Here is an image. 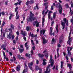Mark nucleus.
Returning a JSON list of instances; mask_svg holds the SVG:
<instances>
[{
  "instance_id": "38",
  "label": "nucleus",
  "mask_w": 73,
  "mask_h": 73,
  "mask_svg": "<svg viewBox=\"0 0 73 73\" xmlns=\"http://www.w3.org/2000/svg\"><path fill=\"white\" fill-rule=\"evenodd\" d=\"M70 35H69L68 41H69V40H72V39H71V38H70Z\"/></svg>"
},
{
  "instance_id": "5",
  "label": "nucleus",
  "mask_w": 73,
  "mask_h": 73,
  "mask_svg": "<svg viewBox=\"0 0 73 73\" xmlns=\"http://www.w3.org/2000/svg\"><path fill=\"white\" fill-rule=\"evenodd\" d=\"M46 15L45 14L43 15V17L42 18V27H43L44 26V23L45 22V19L44 17H45Z\"/></svg>"
},
{
  "instance_id": "2",
  "label": "nucleus",
  "mask_w": 73,
  "mask_h": 73,
  "mask_svg": "<svg viewBox=\"0 0 73 73\" xmlns=\"http://www.w3.org/2000/svg\"><path fill=\"white\" fill-rule=\"evenodd\" d=\"M63 20L64 22H62V21H61V24L62 25V29H64V28H65V24H66V18H65L63 19Z\"/></svg>"
},
{
  "instance_id": "16",
  "label": "nucleus",
  "mask_w": 73,
  "mask_h": 73,
  "mask_svg": "<svg viewBox=\"0 0 73 73\" xmlns=\"http://www.w3.org/2000/svg\"><path fill=\"white\" fill-rule=\"evenodd\" d=\"M20 70V66L19 65L16 67V70L17 71H19Z\"/></svg>"
},
{
  "instance_id": "43",
  "label": "nucleus",
  "mask_w": 73,
  "mask_h": 73,
  "mask_svg": "<svg viewBox=\"0 0 73 73\" xmlns=\"http://www.w3.org/2000/svg\"><path fill=\"white\" fill-rule=\"evenodd\" d=\"M38 70L39 71V72H42V68H41L40 67Z\"/></svg>"
},
{
  "instance_id": "53",
  "label": "nucleus",
  "mask_w": 73,
  "mask_h": 73,
  "mask_svg": "<svg viewBox=\"0 0 73 73\" xmlns=\"http://www.w3.org/2000/svg\"><path fill=\"white\" fill-rule=\"evenodd\" d=\"M45 30H43V32L42 33V35H44V34H45Z\"/></svg>"
},
{
  "instance_id": "61",
  "label": "nucleus",
  "mask_w": 73,
  "mask_h": 73,
  "mask_svg": "<svg viewBox=\"0 0 73 73\" xmlns=\"http://www.w3.org/2000/svg\"><path fill=\"white\" fill-rule=\"evenodd\" d=\"M43 32V30H41L40 31V35H42V33Z\"/></svg>"
},
{
  "instance_id": "44",
  "label": "nucleus",
  "mask_w": 73,
  "mask_h": 73,
  "mask_svg": "<svg viewBox=\"0 0 73 73\" xmlns=\"http://www.w3.org/2000/svg\"><path fill=\"white\" fill-rule=\"evenodd\" d=\"M45 10L44 9L42 11V14L43 15H44V13H45Z\"/></svg>"
},
{
  "instance_id": "11",
  "label": "nucleus",
  "mask_w": 73,
  "mask_h": 73,
  "mask_svg": "<svg viewBox=\"0 0 73 73\" xmlns=\"http://www.w3.org/2000/svg\"><path fill=\"white\" fill-rule=\"evenodd\" d=\"M42 39H43V44L44 45H45V43H47V41L45 40V38L44 37H42Z\"/></svg>"
},
{
  "instance_id": "60",
  "label": "nucleus",
  "mask_w": 73,
  "mask_h": 73,
  "mask_svg": "<svg viewBox=\"0 0 73 73\" xmlns=\"http://www.w3.org/2000/svg\"><path fill=\"white\" fill-rule=\"evenodd\" d=\"M22 2L21 1H20L19 3H18L19 5H21V3Z\"/></svg>"
},
{
  "instance_id": "52",
  "label": "nucleus",
  "mask_w": 73,
  "mask_h": 73,
  "mask_svg": "<svg viewBox=\"0 0 73 73\" xmlns=\"http://www.w3.org/2000/svg\"><path fill=\"white\" fill-rule=\"evenodd\" d=\"M23 39L24 41H27V38L25 36L24 37H23Z\"/></svg>"
},
{
  "instance_id": "10",
  "label": "nucleus",
  "mask_w": 73,
  "mask_h": 73,
  "mask_svg": "<svg viewBox=\"0 0 73 73\" xmlns=\"http://www.w3.org/2000/svg\"><path fill=\"white\" fill-rule=\"evenodd\" d=\"M35 71H37V70H38L40 67L38 66L37 65H36L35 66Z\"/></svg>"
},
{
  "instance_id": "14",
  "label": "nucleus",
  "mask_w": 73,
  "mask_h": 73,
  "mask_svg": "<svg viewBox=\"0 0 73 73\" xmlns=\"http://www.w3.org/2000/svg\"><path fill=\"white\" fill-rule=\"evenodd\" d=\"M62 38H63V37L62 36H60V37L59 40V43L62 42Z\"/></svg>"
},
{
  "instance_id": "36",
  "label": "nucleus",
  "mask_w": 73,
  "mask_h": 73,
  "mask_svg": "<svg viewBox=\"0 0 73 73\" xmlns=\"http://www.w3.org/2000/svg\"><path fill=\"white\" fill-rule=\"evenodd\" d=\"M65 6L66 7V8H69V5L68 3H67L65 5Z\"/></svg>"
},
{
  "instance_id": "26",
  "label": "nucleus",
  "mask_w": 73,
  "mask_h": 73,
  "mask_svg": "<svg viewBox=\"0 0 73 73\" xmlns=\"http://www.w3.org/2000/svg\"><path fill=\"white\" fill-rule=\"evenodd\" d=\"M68 66L69 69H71L72 68V66L71 65V64H68Z\"/></svg>"
},
{
  "instance_id": "57",
  "label": "nucleus",
  "mask_w": 73,
  "mask_h": 73,
  "mask_svg": "<svg viewBox=\"0 0 73 73\" xmlns=\"http://www.w3.org/2000/svg\"><path fill=\"white\" fill-rule=\"evenodd\" d=\"M36 9L38 10L39 9V8H38V5L37 4L36 5Z\"/></svg>"
},
{
  "instance_id": "62",
  "label": "nucleus",
  "mask_w": 73,
  "mask_h": 73,
  "mask_svg": "<svg viewBox=\"0 0 73 73\" xmlns=\"http://www.w3.org/2000/svg\"><path fill=\"white\" fill-rule=\"evenodd\" d=\"M18 13H19V11H17L16 13V16H18Z\"/></svg>"
},
{
  "instance_id": "48",
  "label": "nucleus",
  "mask_w": 73,
  "mask_h": 73,
  "mask_svg": "<svg viewBox=\"0 0 73 73\" xmlns=\"http://www.w3.org/2000/svg\"><path fill=\"white\" fill-rule=\"evenodd\" d=\"M16 34L17 35V36H19V31H18L16 32Z\"/></svg>"
},
{
  "instance_id": "25",
  "label": "nucleus",
  "mask_w": 73,
  "mask_h": 73,
  "mask_svg": "<svg viewBox=\"0 0 73 73\" xmlns=\"http://www.w3.org/2000/svg\"><path fill=\"white\" fill-rule=\"evenodd\" d=\"M58 25H57L56 27V32L57 33H58Z\"/></svg>"
},
{
  "instance_id": "32",
  "label": "nucleus",
  "mask_w": 73,
  "mask_h": 73,
  "mask_svg": "<svg viewBox=\"0 0 73 73\" xmlns=\"http://www.w3.org/2000/svg\"><path fill=\"white\" fill-rule=\"evenodd\" d=\"M7 38H9V39L11 38V35L10 33L9 34V35L7 36Z\"/></svg>"
},
{
  "instance_id": "30",
  "label": "nucleus",
  "mask_w": 73,
  "mask_h": 73,
  "mask_svg": "<svg viewBox=\"0 0 73 73\" xmlns=\"http://www.w3.org/2000/svg\"><path fill=\"white\" fill-rule=\"evenodd\" d=\"M26 30L27 31H29V30H31V27L28 26L27 27H26Z\"/></svg>"
},
{
  "instance_id": "6",
  "label": "nucleus",
  "mask_w": 73,
  "mask_h": 73,
  "mask_svg": "<svg viewBox=\"0 0 73 73\" xmlns=\"http://www.w3.org/2000/svg\"><path fill=\"white\" fill-rule=\"evenodd\" d=\"M29 67L30 69L31 70H32V65H33V62H31V63H29L28 64Z\"/></svg>"
},
{
  "instance_id": "51",
  "label": "nucleus",
  "mask_w": 73,
  "mask_h": 73,
  "mask_svg": "<svg viewBox=\"0 0 73 73\" xmlns=\"http://www.w3.org/2000/svg\"><path fill=\"white\" fill-rule=\"evenodd\" d=\"M48 19H50V14H48Z\"/></svg>"
},
{
  "instance_id": "19",
  "label": "nucleus",
  "mask_w": 73,
  "mask_h": 73,
  "mask_svg": "<svg viewBox=\"0 0 73 73\" xmlns=\"http://www.w3.org/2000/svg\"><path fill=\"white\" fill-rule=\"evenodd\" d=\"M67 53L68 56H70L71 55H72L71 52H70V51L69 50H68Z\"/></svg>"
},
{
  "instance_id": "13",
  "label": "nucleus",
  "mask_w": 73,
  "mask_h": 73,
  "mask_svg": "<svg viewBox=\"0 0 73 73\" xmlns=\"http://www.w3.org/2000/svg\"><path fill=\"white\" fill-rule=\"evenodd\" d=\"M28 43V42H27L25 44V47H26V50H28L29 49V47H28V45H27Z\"/></svg>"
},
{
  "instance_id": "45",
  "label": "nucleus",
  "mask_w": 73,
  "mask_h": 73,
  "mask_svg": "<svg viewBox=\"0 0 73 73\" xmlns=\"http://www.w3.org/2000/svg\"><path fill=\"white\" fill-rule=\"evenodd\" d=\"M30 2L31 4H33L34 3V1H33V0H31Z\"/></svg>"
},
{
  "instance_id": "34",
  "label": "nucleus",
  "mask_w": 73,
  "mask_h": 73,
  "mask_svg": "<svg viewBox=\"0 0 73 73\" xmlns=\"http://www.w3.org/2000/svg\"><path fill=\"white\" fill-rule=\"evenodd\" d=\"M33 50H31V56H33Z\"/></svg>"
},
{
  "instance_id": "35",
  "label": "nucleus",
  "mask_w": 73,
  "mask_h": 73,
  "mask_svg": "<svg viewBox=\"0 0 73 73\" xmlns=\"http://www.w3.org/2000/svg\"><path fill=\"white\" fill-rule=\"evenodd\" d=\"M6 46L5 45V44H2L1 46V49H3V48H5Z\"/></svg>"
},
{
  "instance_id": "49",
  "label": "nucleus",
  "mask_w": 73,
  "mask_h": 73,
  "mask_svg": "<svg viewBox=\"0 0 73 73\" xmlns=\"http://www.w3.org/2000/svg\"><path fill=\"white\" fill-rule=\"evenodd\" d=\"M8 1H7L5 2V5H8Z\"/></svg>"
},
{
  "instance_id": "55",
  "label": "nucleus",
  "mask_w": 73,
  "mask_h": 73,
  "mask_svg": "<svg viewBox=\"0 0 73 73\" xmlns=\"http://www.w3.org/2000/svg\"><path fill=\"white\" fill-rule=\"evenodd\" d=\"M18 7H16L15 9V12H17V9H18Z\"/></svg>"
},
{
  "instance_id": "27",
  "label": "nucleus",
  "mask_w": 73,
  "mask_h": 73,
  "mask_svg": "<svg viewBox=\"0 0 73 73\" xmlns=\"http://www.w3.org/2000/svg\"><path fill=\"white\" fill-rule=\"evenodd\" d=\"M11 29H14V26L13 25H12V24H11Z\"/></svg>"
},
{
  "instance_id": "1",
  "label": "nucleus",
  "mask_w": 73,
  "mask_h": 73,
  "mask_svg": "<svg viewBox=\"0 0 73 73\" xmlns=\"http://www.w3.org/2000/svg\"><path fill=\"white\" fill-rule=\"evenodd\" d=\"M35 19L36 18L35 17H33L31 16H30L29 17V18H27V23H28L29 22H32V21H34Z\"/></svg>"
},
{
  "instance_id": "24",
  "label": "nucleus",
  "mask_w": 73,
  "mask_h": 73,
  "mask_svg": "<svg viewBox=\"0 0 73 73\" xmlns=\"http://www.w3.org/2000/svg\"><path fill=\"white\" fill-rule=\"evenodd\" d=\"M17 56L18 58H19V59H23V57H21V55H20L18 54Z\"/></svg>"
},
{
  "instance_id": "9",
  "label": "nucleus",
  "mask_w": 73,
  "mask_h": 73,
  "mask_svg": "<svg viewBox=\"0 0 73 73\" xmlns=\"http://www.w3.org/2000/svg\"><path fill=\"white\" fill-rule=\"evenodd\" d=\"M25 34H26V33H25V31H21V34L23 36H25Z\"/></svg>"
},
{
  "instance_id": "22",
  "label": "nucleus",
  "mask_w": 73,
  "mask_h": 73,
  "mask_svg": "<svg viewBox=\"0 0 73 73\" xmlns=\"http://www.w3.org/2000/svg\"><path fill=\"white\" fill-rule=\"evenodd\" d=\"M53 31V28L52 27H50V35H52V31Z\"/></svg>"
},
{
  "instance_id": "4",
  "label": "nucleus",
  "mask_w": 73,
  "mask_h": 73,
  "mask_svg": "<svg viewBox=\"0 0 73 73\" xmlns=\"http://www.w3.org/2000/svg\"><path fill=\"white\" fill-rule=\"evenodd\" d=\"M49 61L50 63H51V66H53L54 65V60L52 59V55L50 56V59Z\"/></svg>"
},
{
  "instance_id": "54",
  "label": "nucleus",
  "mask_w": 73,
  "mask_h": 73,
  "mask_svg": "<svg viewBox=\"0 0 73 73\" xmlns=\"http://www.w3.org/2000/svg\"><path fill=\"white\" fill-rule=\"evenodd\" d=\"M13 58L14 60V61H15L16 60V58L14 56H13Z\"/></svg>"
},
{
  "instance_id": "15",
  "label": "nucleus",
  "mask_w": 73,
  "mask_h": 73,
  "mask_svg": "<svg viewBox=\"0 0 73 73\" xmlns=\"http://www.w3.org/2000/svg\"><path fill=\"white\" fill-rule=\"evenodd\" d=\"M56 13H57V12H55L53 14V18L54 19H55L56 17Z\"/></svg>"
},
{
  "instance_id": "7",
  "label": "nucleus",
  "mask_w": 73,
  "mask_h": 73,
  "mask_svg": "<svg viewBox=\"0 0 73 73\" xmlns=\"http://www.w3.org/2000/svg\"><path fill=\"white\" fill-rule=\"evenodd\" d=\"M38 54L39 58H41V59H44V55L43 54Z\"/></svg>"
},
{
  "instance_id": "12",
  "label": "nucleus",
  "mask_w": 73,
  "mask_h": 73,
  "mask_svg": "<svg viewBox=\"0 0 73 73\" xmlns=\"http://www.w3.org/2000/svg\"><path fill=\"white\" fill-rule=\"evenodd\" d=\"M35 23L36 24V27H39V23H40V22H38V21H36Z\"/></svg>"
},
{
  "instance_id": "59",
  "label": "nucleus",
  "mask_w": 73,
  "mask_h": 73,
  "mask_svg": "<svg viewBox=\"0 0 73 73\" xmlns=\"http://www.w3.org/2000/svg\"><path fill=\"white\" fill-rule=\"evenodd\" d=\"M16 20H17V19H19V18L20 17V16L19 15H17V16H16Z\"/></svg>"
},
{
  "instance_id": "56",
  "label": "nucleus",
  "mask_w": 73,
  "mask_h": 73,
  "mask_svg": "<svg viewBox=\"0 0 73 73\" xmlns=\"http://www.w3.org/2000/svg\"><path fill=\"white\" fill-rule=\"evenodd\" d=\"M39 63V61H38V60H36V64L37 65H38V63Z\"/></svg>"
},
{
  "instance_id": "64",
  "label": "nucleus",
  "mask_w": 73,
  "mask_h": 73,
  "mask_svg": "<svg viewBox=\"0 0 73 73\" xmlns=\"http://www.w3.org/2000/svg\"><path fill=\"white\" fill-rule=\"evenodd\" d=\"M71 23H72V24L73 25V19H71Z\"/></svg>"
},
{
  "instance_id": "50",
  "label": "nucleus",
  "mask_w": 73,
  "mask_h": 73,
  "mask_svg": "<svg viewBox=\"0 0 73 73\" xmlns=\"http://www.w3.org/2000/svg\"><path fill=\"white\" fill-rule=\"evenodd\" d=\"M54 21H52L51 22V26H53V24H54Z\"/></svg>"
},
{
  "instance_id": "29",
  "label": "nucleus",
  "mask_w": 73,
  "mask_h": 73,
  "mask_svg": "<svg viewBox=\"0 0 73 73\" xmlns=\"http://www.w3.org/2000/svg\"><path fill=\"white\" fill-rule=\"evenodd\" d=\"M30 16H31L32 17H33L34 16V14L32 13V12L31 11H30Z\"/></svg>"
},
{
  "instance_id": "42",
  "label": "nucleus",
  "mask_w": 73,
  "mask_h": 73,
  "mask_svg": "<svg viewBox=\"0 0 73 73\" xmlns=\"http://www.w3.org/2000/svg\"><path fill=\"white\" fill-rule=\"evenodd\" d=\"M13 43L14 44H16V40H13Z\"/></svg>"
},
{
  "instance_id": "47",
  "label": "nucleus",
  "mask_w": 73,
  "mask_h": 73,
  "mask_svg": "<svg viewBox=\"0 0 73 73\" xmlns=\"http://www.w3.org/2000/svg\"><path fill=\"white\" fill-rule=\"evenodd\" d=\"M72 41V40H70L69 41L68 40L67 41V43H68V44L69 45H70V42Z\"/></svg>"
},
{
  "instance_id": "31",
  "label": "nucleus",
  "mask_w": 73,
  "mask_h": 73,
  "mask_svg": "<svg viewBox=\"0 0 73 73\" xmlns=\"http://www.w3.org/2000/svg\"><path fill=\"white\" fill-rule=\"evenodd\" d=\"M61 68L62 69V67H63V62H61V66H60Z\"/></svg>"
},
{
  "instance_id": "21",
  "label": "nucleus",
  "mask_w": 73,
  "mask_h": 73,
  "mask_svg": "<svg viewBox=\"0 0 73 73\" xmlns=\"http://www.w3.org/2000/svg\"><path fill=\"white\" fill-rule=\"evenodd\" d=\"M30 4V2L29 1H27V2L26 3V4L27 6H28L29 4Z\"/></svg>"
},
{
  "instance_id": "8",
  "label": "nucleus",
  "mask_w": 73,
  "mask_h": 73,
  "mask_svg": "<svg viewBox=\"0 0 73 73\" xmlns=\"http://www.w3.org/2000/svg\"><path fill=\"white\" fill-rule=\"evenodd\" d=\"M49 66H48L47 68H46V71L44 73H49V72H50V69L48 71V69H49Z\"/></svg>"
},
{
  "instance_id": "58",
  "label": "nucleus",
  "mask_w": 73,
  "mask_h": 73,
  "mask_svg": "<svg viewBox=\"0 0 73 73\" xmlns=\"http://www.w3.org/2000/svg\"><path fill=\"white\" fill-rule=\"evenodd\" d=\"M68 25H69V24L68 23V21L67 20L66 21V25H67V26H68Z\"/></svg>"
},
{
  "instance_id": "17",
  "label": "nucleus",
  "mask_w": 73,
  "mask_h": 73,
  "mask_svg": "<svg viewBox=\"0 0 73 73\" xmlns=\"http://www.w3.org/2000/svg\"><path fill=\"white\" fill-rule=\"evenodd\" d=\"M46 59H44L43 60V64L44 65H45L46 64V63L45 61H46Z\"/></svg>"
},
{
  "instance_id": "33",
  "label": "nucleus",
  "mask_w": 73,
  "mask_h": 73,
  "mask_svg": "<svg viewBox=\"0 0 73 73\" xmlns=\"http://www.w3.org/2000/svg\"><path fill=\"white\" fill-rule=\"evenodd\" d=\"M8 30L10 32V33H12V29L9 28Z\"/></svg>"
},
{
  "instance_id": "63",
  "label": "nucleus",
  "mask_w": 73,
  "mask_h": 73,
  "mask_svg": "<svg viewBox=\"0 0 73 73\" xmlns=\"http://www.w3.org/2000/svg\"><path fill=\"white\" fill-rule=\"evenodd\" d=\"M61 46L60 45V44H58V48H61Z\"/></svg>"
},
{
  "instance_id": "39",
  "label": "nucleus",
  "mask_w": 73,
  "mask_h": 73,
  "mask_svg": "<svg viewBox=\"0 0 73 73\" xmlns=\"http://www.w3.org/2000/svg\"><path fill=\"white\" fill-rule=\"evenodd\" d=\"M56 40H55L54 39V38H53L52 40V42H56Z\"/></svg>"
},
{
  "instance_id": "20",
  "label": "nucleus",
  "mask_w": 73,
  "mask_h": 73,
  "mask_svg": "<svg viewBox=\"0 0 73 73\" xmlns=\"http://www.w3.org/2000/svg\"><path fill=\"white\" fill-rule=\"evenodd\" d=\"M19 50L20 53H22L23 52L24 50V49L23 48L22 49L19 48Z\"/></svg>"
},
{
  "instance_id": "37",
  "label": "nucleus",
  "mask_w": 73,
  "mask_h": 73,
  "mask_svg": "<svg viewBox=\"0 0 73 73\" xmlns=\"http://www.w3.org/2000/svg\"><path fill=\"white\" fill-rule=\"evenodd\" d=\"M31 42L32 44L33 45H35V43H34V42H33V40L32 39L31 40Z\"/></svg>"
},
{
  "instance_id": "18",
  "label": "nucleus",
  "mask_w": 73,
  "mask_h": 73,
  "mask_svg": "<svg viewBox=\"0 0 73 73\" xmlns=\"http://www.w3.org/2000/svg\"><path fill=\"white\" fill-rule=\"evenodd\" d=\"M25 56L26 57H28L29 58H31V57H32V56H31V54H29V55H28V54L27 53L26 54Z\"/></svg>"
},
{
  "instance_id": "41",
  "label": "nucleus",
  "mask_w": 73,
  "mask_h": 73,
  "mask_svg": "<svg viewBox=\"0 0 73 73\" xmlns=\"http://www.w3.org/2000/svg\"><path fill=\"white\" fill-rule=\"evenodd\" d=\"M1 13V14L3 16H4L5 15V12L4 11H3Z\"/></svg>"
},
{
  "instance_id": "3",
  "label": "nucleus",
  "mask_w": 73,
  "mask_h": 73,
  "mask_svg": "<svg viewBox=\"0 0 73 73\" xmlns=\"http://www.w3.org/2000/svg\"><path fill=\"white\" fill-rule=\"evenodd\" d=\"M58 8H59V9L58 10V11L60 14H62V7L61 4H59L58 6Z\"/></svg>"
},
{
  "instance_id": "40",
  "label": "nucleus",
  "mask_w": 73,
  "mask_h": 73,
  "mask_svg": "<svg viewBox=\"0 0 73 73\" xmlns=\"http://www.w3.org/2000/svg\"><path fill=\"white\" fill-rule=\"evenodd\" d=\"M5 22H4V21L3 22V23H2V24L1 25V27H3V26L5 25Z\"/></svg>"
},
{
  "instance_id": "46",
  "label": "nucleus",
  "mask_w": 73,
  "mask_h": 73,
  "mask_svg": "<svg viewBox=\"0 0 73 73\" xmlns=\"http://www.w3.org/2000/svg\"><path fill=\"white\" fill-rule=\"evenodd\" d=\"M53 9H54V6H53V5H52L51 6L50 9L51 10H53Z\"/></svg>"
},
{
  "instance_id": "28",
  "label": "nucleus",
  "mask_w": 73,
  "mask_h": 73,
  "mask_svg": "<svg viewBox=\"0 0 73 73\" xmlns=\"http://www.w3.org/2000/svg\"><path fill=\"white\" fill-rule=\"evenodd\" d=\"M25 69H28V66L27 65L26 62H25Z\"/></svg>"
},
{
  "instance_id": "23",
  "label": "nucleus",
  "mask_w": 73,
  "mask_h": 73,
  "mask_svg": "<svg viewBox=\"0 0 73 73\" xmlns=\"http://www.w3.org/2000/svg\"><path fill=\"white\" fill-rule=\"evenodd\" d=\"M44 55L46 58L47 59L48 58V57L49 56V54H48V53H45Z\"/></svg>"
}]
</instances>
